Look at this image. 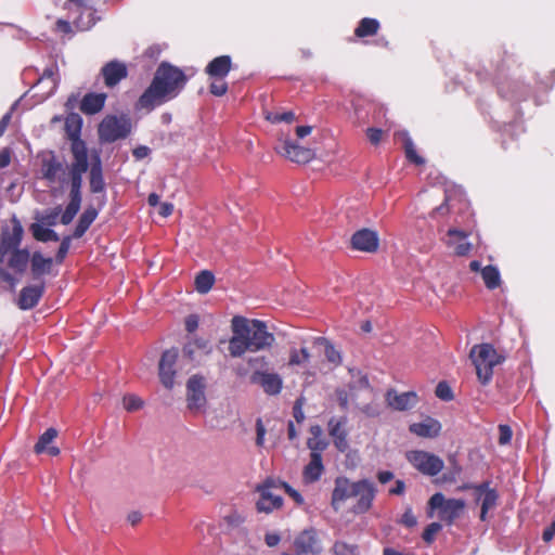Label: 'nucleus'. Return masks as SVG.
I'll return each mask as SVG.
<instances>
[{"mask_svg": "<svg viewBox=\"0 0 555 555\" xmlns=\"http://www.w3.org/2000/svg\"><path fill=\"white\" fill-rule=\"evenodd\" d=\"M324 473L322 454L310 453V461L304 467L302 479L306 483H313L320 480Z\"/></svg>", "mask_w": 555, "mask_h": 555, "instance_id": "29", "label": "nucleus"}, {"mask_svg": "<svg viewBox=\"0 0 555 555\" xmlns=\"http://www.w3.org/2000/svg\"><path fill=\"white\" fill-rule=\"evenodd\" d=\"M318 343L324 345V354L328 362L336 366L341 364V354L330 340L324 337H320L318 338Z\"/></svg>", "mask_w": 555, "mask_h": 555, "instance_id": "39", "label": "nucleus"}, {"mask_svg": "<svg viewBox=\"0 0 555 555\" xmlns=\"http://www.w3.org/2000/svg\"><path fill=\"white\" fill-rule=\"evenodd\" d=\"M198 323H199V318L197 314H194V313L189 314L184 321L186 332L188 333L195 332L198 327Z\"/></svg>", "mask_w": 555, "mask_h": 555, "instance_id": "55", "label": "nucleus"}, {"mask_svg": "<svg viewBox=\"0 0 555 555\" xmlns=\"http://www.w3.org/2000/svg\"><path fill=\"white\" fill-rule=\"evenodd\" d=\"M98 214L99 212L96 208H94L93 206L87 207L78 219L77 225L75 227V230L73 232V237H82L90 228V225L93 223V221L96 219Z\"/></svg>", "mask_w": 555, "mask_h": 555, "instance_id": "32", "label": "nucleus"}, {"mask_svg": "<svg viewBox=\"0 0 555 555\" xmlns=\"http://www.w3.org/2000/svg\"><path fill=\"white\" fill-rule=\"evenodd\" d=\"M321 552L320 542L317 531L306 529L301 531L294 540V553H284V555H305L318 554Z\"/></svg>", "mask_w": 555, "mask_h": 555, "instance_id": "19", "label": "nucleus"}, {"mask_svg": "<svg viewBox=\"0 0 555 555\" xmlns=\"http://www.w3.org/2000/svg\"><path fill=\"white\" fill-rule=\"evenodd\" d=\"M256 433H257L256 444L258 447H262L263 442H264L266 428H264V425H263L261 418H258L256 421Z\"/></svg>", "mask_w": 555, "mask_h": 555, "instance_id": "56", "label": "nucleus"}, {"mask_svg": "<svg viewBox=\"0 0 555 555\" xmlns=\"http://www.w3.org/2000/svg\"><path fill=\"white\" fill-rule=\"evenodd\" d=\"M346 424L347 417L345 416L340 418L332 417L328 422V434L333 438L334 446L340 452H345L349 448Z\"/></svg>", "mask_w": 555, "mask_h": 555, "instance_id": "24", "label": "nucleus"}, {"mask_svg": "<svg viewBox=\"0 0 555 555\" xmlns=\"http://www.w3.org/2000/svg\"><path fill=\"white\" fill-rule=\"evenodd\" d=\"M81 127L82 118L79 114L70 113L67 115L64 128L68 139L72 141L70 153L73 155V163L69 168L72 171H88L89 169L88 149L85 141L80 139Z\"/></svg>", "mask_w": 555, "mask_h": 555, "instance_id": "5", "label": "nucleus"}, {"mask_svg": "<svg viewBox=\"0 0 555 555\" xmlns=\"http://www.w3.org/2000/svg\"><path fill=\"white\" fill-rule=\"evenodd\" d=\"M399 522L406 528H413L417 525V519H416L415 515L413 514V511L411 507L405 508Z\"/></svg>", "mask_w": 555, "mask_h": 555, "instance_id": "53", "label": "nucleus"}, {"mask_svg": "<svg viewBox=\"0 0 555 555\" xmlns=\"http://www.w3.org/2000/svg\"><path fill=\"white\" fill-rule=\"evenodd\" d=\"M197 352H202L205 356L211 352V346L207 339L195 338L183 347L184 356L191 361L196 360Z\"/></svg>", "mask_w": 555, "mask_h": 555, "instance_id": "33", "label": "nucleus"}, {"mask_svg": "<svg viewBox=\"0 0 555 555\" xmlns=\"http://www.w3.org/2000/svg\"><path fill=\"white\" fill-rule=\"evenodd\" d=\"M384 131L379 128L370 127L366 129V137L371 144L378 145L383 139Z\"/></svg>", "mask_w": 555, "mask_h": 555, "instance_id": "54", "label": "nucleus"}, {"mask_svg": "<svg viewBox=\"0 0 555 555\" xmlns=\"http://www.w3.org/2000/svg\"><path fill=\"white\" fill-rule=\"evenodd\" d=\"M481 278L486 287L493 291L501 285V274L495 266L488 264L481 269Z\"/></svg>", "mask_w": 555, "mask_h": 555, "instance_id": "37", "label": "nucleus"}, {"mask_svg": "<svg viewBox=\"0 0 555 555\" xmlns=\"http://www.w3.org/2000/svg\"><path fill=\"white\" fill-rule=\"evenodd\" d=\"M248 365L254 370H260L266 371L269 366V361L266 357L259 356V357H250L247 360Z\"/></svg>", "mask_w": 555, "mask_h": 555, "instance_id": "50", "label": "nucleus"}, {"mask_svg": "<svg viewBox=\"0 0 555 555\" xmlns=\"http://www.w3.org/2000/svg\"><path fill=\"white\" fill-rule=\"evenodd\" d=\"M436 396L443 401L453 399V391L447 382H439L435 390Z\"/></svg>", "mask_w": 555, "mask_h": 555, "instance_id": "48", "label": "nucleus"}, {"mask_svg": "<svg viewBox=\"0 0 555 555\" xmlns=\"http://www.w3.org/2000/svg\"><path fill=\"white\" fill-rule=\"evenodd\" d=\"M87 171L69 170V203L67 204L65 210L60 217V222L64 225L69 224L80 209L82 201V176Z\"/></svg>", "mask_w": 555, "mask_h": 555, "instance_id": "11", "label": "nucleus"}, {"mask_svg": "<svg viewBox=\"0 0 555 555\" xmlns=\"http://www.w3.org/2000/svg\"><path fill=\"white\" fill-rule=\"evenodd\" d=\"M278 490H280V480L274 478H267L256 487L259 493V500L256 503L258 512L269 514L283 506V498L276 493Z\"/></svg>", "mask_w": 555, "mask_h": 555, "instance_id": "9", "label": "nucleus"}, {"mask_svg": "<svg viewBox=\"0 0 555 555\" xmlns=\"http://www.w3.org/2000/svg\"><path fill=\"white\" fill-rule=\"evenodd\" d=\"M441 423L430 416L425 417L422 422L412 423L409 426L410 433L422 438H436L441 433Z\"/></svg>", "mask_w": 555, "mask_h": 555, "instance_id": "25", "label": "nucleus"}, {"mask_svg": "<svg viewBox=\"0 0 555 555\" xmlns=\"http://www.w3.org/2000/svg\"><path fill=\"white\" fill-rule=\"evenodd\" d=\"M65 9L78 14L73 20V25L78 31L89 30L99 20L93 0H67Z\"/></svg>", "mask_w": 555, "mask_h": 555, "instance_id": "10", "label": "nucleus"}, {"mask_svg": "<svg viewBox=\"0 0 555 555\" xmlns=\"http://www.w3.org/2000/svg\"><path fill=\"white\" fill-rule=\"evenodd\" d=\"M87 171L69 170V203L67 204L65 210L60 217V222L64 225L69 224L80 209L82 201V176Z\"/></svg>", "mask_w": 555, "mask_h": 555, "instance_id": "12", "label": "nucleus"}, {"mask_svg": "<svg viewBox=\"0 0 555 555\" xmlns=\"http://www.w3.org/2000/svg\"><path fill=\"white\" fill-rule=\"evenodd\" d=\"M209 91L216 96H222L228 92V83L224 78H210Z\"/></svg>", "mask_w": 555, "mask_h": 555, "instance_id": "46", "label": "nucleus"}, {"mask_svg": "<svg viewBox=\"0 0 555 555\" xmlns=\"http://www.w3.org/2000/svg\"><path fill=\"white\" fill-rule=\"evenodd\" d=\"M379 28L380 23L376 18L363 17L354 29V36L360 39L373 37L377 35Z\"/></svg>", "mask_w": 555, "mask_h": 555, "instance_id": "35", "label": "nucleus"}, {"mask_svg": "<svg viewBox=\"0 0 555 555\" xmlns=\"http://www.w3.org/2000/svg\"><path fill=\"white\" fill-rule=\"evenodd\" d=\"M46 292V282L39 281L34 284L24 286L18 294L16 299V306L21 310H30L35 308Z\"/></svg>", "mask_w": 555, "mask_h": 555, "instance_id": "17", "label": "nucleus"}, {"mask_svg": "<svg viewBox=\"0 0 555 555\" xmlns=\"http://www.w3.org/2000/svg\"><path fill=\"white\" fill-rule=\"evenodd\" d=\"M11 229L3 228L0 234V280L14 288L15 275H23L28 264L35 282L43 281V275L52 273L54 259L44 257L40 251L31 255L27 248H21L24 229L16 217L11 220Z\"/></svg>", "mask_w": 555, "mask_h": 555, "instance_id": "1", "label": "nucleus"}, {"mask_svg": "<svg viewBox=\"0 0 555 555\" xmlns=\"http://www.w3.org/2000/svg\"><path fill=\"white\" fill-rule=\"evenodd\" d=\"M266 119L272 124H291L296 119V116L293 111H271L266 113Z\"/></svg>", "mask_w": 555, "mask_h": 555, "instance_id": "40", "label": "nucleus"}, {"mask_svg": "<svg viewBox=\"0 0 555 555\" xmlns=\"http://www.w3.org/2000/svg\"><path fill=\"white\" fill-rule=\"evenodd\" d=\"M274 150L281 156L297 164H307L315 156L313 150L300 146L288 139L279 140Z\"/></svg>", "mask_w": 555, "mask_h": 555, "instance_id": "15", "label": "nucleus"}, {"mask_svg": "<svg viewBox=\"0 0 555 555\" xmlns=\"http://www.w3.org/2000/svg\"><path fill=\"white\" fill-rule=\"evenodd\" d=\"M90 191L92 193H101L105 189L102 165L100 157L96 156L95 162L91 165L89 172Z\"/></svg>", "mask_w": 555, "mask_h": 555, "instance_id": "34", "label": "nucleus"}, {"mask_svg": "<svg viewBox=\"0 0 555 555\" xmlns=\"http://www.w3.org/2000/svg\"><path fill=\"white\" fill-rule=\"evenodd\" d=\"M385 399L388 406L395 411H408L418 403V396L414 391L398 393L395 389H389Z\"/></svg>", "mask_w": 555, "mask_h": 555, "instance_id": "22", "label": "nucleus"}, {"mask_svg": "<svg viewBox=\"0 0 555 555\" xmlns=\"http://www.w3.org/2000/svg\"><path fill=\"white\" fill-rule=\"evenodd\" d=\"M490 483V481H487V489L479 491L476 495V502H481L479 515L481 521L488 519V512L496 507L500 498L496 489L491 488Z\"/></svg>", "mask_w": 555, "mask_h": 555, "instance_id": "26", "label": "nucleus"}, {"mask_svg": "<svg viewBox=\"0 0 555 555\" xmlns=\"http://www.w3.org/2000/svg\"><path fill=\"white\" fill-rule=\"evenodd\" d=\"M29 230L33 237L38 242L47 243L60 241V236L54 230L38 222L31 223Z\"/></svg>", "mask_w": 555, "mask_h": 555, "instance_id": "36", "label": "nucleus"}, {"mask_svg": "<svg viewBox=\"0 0 555 555\" xmlns=\"http://www.w3.org/2000/svg\"><path fill=\"white\" fill-rule=\"evenodd\" d=\"M485 489H487V481L481 483H463L457 488L459 491L474 490L475 496L479 491H483Z\"/></svg>", "mask_w": 555, "mask_h": 555, "instance_id": "57", "label": "nucleus"}, {"mask_svg": "<svg viewBox=\"0 0 555 555\" xmlns=\"http://www.w3.org/2000/svg\"><path fill=\"white\" fill-rule=\"evenodd\" d=\"M249 379L251 384L260 386L270 396L280 393L283 387V379L278 373L256 370Z\"/></svg>", "mask_w": 555, "mask_h": 555, "instance_id": "20", "label": "nucleus"}, {"mask_svg": "<svg viewBox=\"0 0 555 555\" xmlns=\"http://www.w3.org/2000/svg\"><path fill=\"white\" fill-rule=\"evenodd\" d=\"M293 415L297 423H301L305 420V414L299 400H297L293 406Z\"/></svg>", "mask_w": 555, "mask_h": 555, "instance_id": "62", "label": "nucleus"}, {"mask_svg": "<svg viewBox=\"0 0 555 555\" xmlns=\"http://www.w3.org/2000/svg\"><path fill=\"white\" fill-rule=\"evenodd\" d=\"M336 397H337L339 406L341 409L346 410L348 408V403H349L348 392L345 389H337Z\"/></svg>", "mask_w": 555, "mask_h": 555, "instance_id": "60", "label": "nucleus"}, {"mask_svg": "<svg viewBox=\"0 0 555 555\" xmlns=\"http://www.w3.org/2000/svg\"><path fill=\"white\" fill-rule=\"evenodd\" d=\"M375 495L376 487L372 481L367 479L351 481L347 477L339 476L335 479L331 505L335 512H338L344 502L348 499L357 498L352 512L354 514H364L371 509Z\"/></svg>", "mask_w": 555, "mask_h": 555, "instance_id": "4", "label": "nucleus"}, {"mask_svg": "<svg viewBox=\"0 0 555 555\" xmlns=\"http://www.w3.org/2000/svg\"><path fill=\"white\" fill-rule=\"evenodd\" d=\"M448 246L453 247L456 256H466L472 250V244L467 242V233L456 229H450L448 231Z\"/></svg>", "mask_w": 555, "mask_h": 555, "instance_id": "30", "label": "nucleus"}, {"mask_svg": "<svg viewBox=\"0 0 555 555\" xmlns=\"http://www.w3.org/2000/svg\"><path fill=\"white\" fill-rule=\"evenodd\" d=\"M442 529L440 522L429 524L423 531L422 538L427 544H431L435 541L436 534Z\"/></svg>", "mask_w": 555, "mask_h": 555, "instance_id": "47", "label": "nucleus"}, {"mask_svg": "<svg viewBox=\"0 0 555 555\" xmlns=\"http://www.w3.org/2000/svg\"><path fill=\"white\" fill-rule=\"evenodd\" d=\"M69 168L61 162L54 153H50L49 157H44L41 162V175L49 183H59L61 186L69 185Z\"/></svg>", "mask_w": 555, "mask_h": 555, "instance_id": "14", "label": "nucleus"}, {"mask_svg": "<svg viewBox=\"0 0 555 555\" xmlns=\"http://www.w3.org/2000/svg\"><path fill=\"white\" fill-rule=\"evenodd\" d=\"M406 460L415 469L426 476L438 475L444 466L443 461L438 455L422 450L406 452Z\"/></svg>", "mask_w": 555, "mask_h": 555, "instance_id": "13", "label": "nucleus"}, {"mask_svg": "<svg viewBox=\"0 0 555 555\" xmlns=\"http://www.w3.org/2000/svg\"><path fill=\"white\" fill-rule=\"evenodd\" d=\"M57 437V430L55 428H48L38 439L34 447L37 454L47 452L51 456H56L60 453V449L55 446H49Z\"/></svg>", "mask_w": 555, "mask_h": 555, "instance_id": "31", "label": "nucleus"}, {"mask_svg": "<svg viewBox=\"0 0 555 555\" xmlns=\"http://www.w3.org/2000/svg\"><path fill=\"white\" fill-rule=\"evenodd\" d=\"M334 552L336 555H353V548L344 542L335 543Z\"/></svg>", "mask_w": 555, "mask_h": 555, "instance_id": "59", "label": "nucleus"}, {"mask_svg": "<svg viewBox=\"0 0 555 555\" xmlns=\"http://www.w3.org/2000/svg\"><path fill=\"white\" fill-rule=\"evenodd\" d=\"M469 357L475 365L478 380L482 385L490 383L494 366L505 360L491 344L475 345L470 350Z\"/></svg>", "mask_w": 555, "mask_h": 555, "instance_id": "6", "label": "nucleus"}, {"mask_svg": "<svg viewBox=\"0 0 555 555\" xmlns=\"http://www.w3.org/2000/svg\"><path fill=\"white\" fill-rule=\"evenodd\" d=\"M465 501L462 499H446L441 492H437L430 496L427 503L428 517H433L434 512L438 509V517L448 526L463 514L465 509Z\"/></svg>", "mask_w": 555, "mask_h": 555, "instance_id": "7", "label": "nucleus"}, {"mask_svg": "<svg viewBox=\"0 0 555 555\" xmlns=\"http://www.w3.org/2000/svg\"><path fill=\"white\" fill-rule=\"evenodd\" d=\"M56 31L68 35L73 33L72 23L66 20H57L55 23Z\"/></svg>", "mask_w": 555, "mask_h": 555, "instance_id": "58", "label": "nucleus"}, {"mask_svg": "<svg viewBox=\"0 0 555 555\" xmlns=\"http://www.w3.org/2000/svg\"><path fill=\"white\" fill-rule=\"evenodd\" d=\"M310 453L321 454L327 447V442L320 438H310L307 442Z\"/></svg>", "mask_w": 555, "mask_h": 555, "instance_id": "51", "label": "nucleus"}, {"mask_svg": "<svg viewBox=\"0 0 555 555\" xmlns=\"http://www.w3.org/2000/svg\"><path fill=\"white\" fill-rule=\"evenodd\" d=\"M555 537V520L552 521V524L546 527L543 531L542 539L544 542H550Z\"/></svg>", "mask_w": 555, "mask_h": 555, "instance_id": "61", "label": "nucleus"}, {"mask_svg": "<svg viewBox=\"0 0 555 555\" xmlns=\"http://www.w3.org/2000/svg\"><path fill=\"white\" fill-rule=\"evenodd\" d=\"M350 243L356 250L375 253L379 246V238L375 231L361 229L352 234Z\"/></svg>", "mask_w": 555, "mask_h": 555, "instance_id": "21", "label": "nucleus"}, {"mask_svg": "<svg viewBox=\"0 0 555 555\" xmlns=\"http://www.w3.org/2000/svg\"><path fill=\"white\" fill-rule=\"evenodd\" d=\"M232 68L230 55H220L212 59L205 67V74L209 78H225Z\"/></svg>", "mask_w": 555, "mask_h": 555, "instance_id": "27", "label": "nucleus"}, {"mask_svg": "<svg viewBox=\"0 0 555 555\" xmlns=\"http://www.w3.org/2000/svg\"><path fill=\"white\" fill-rule=\"evenodd\" d=\"M173 212V205L171 203H160L158 214L162 217H169Z\"/></svg>", "mask_w": 555, "mask_h": 555, "instance_id": "64", "label": "nucleus"}, {"mask_svg": "<svg viewBox=\"0 0 555 555\" xmlns=\"http://www.w3.org/2000/svg\"><path fill=\"white\" fill-rule=\"evenodd\" d=\"M73 238H74L73 234L72 235H66V236H64L62 238L60 247H59L57 253L55 255V262L56 263H62L64 261V259L66 258V256L68 254V250L70 248V243H72Z\"/></svg>", "mask_w": 555, "mask_h": 555, "instance_id": "45", "label": "nucleus"}, {"mask_svg": "<svg viewBox=\"0 0 555 555\" xmlns=\"http://www.w3.org/2000/svg\"><path fill=\"white\" fill-rule=\"evenodd\" d=\"M62 211L61 206H56L52 209L46 210L41 216L37 217L38 223L46 227H53L57 223L60 214Z\"/></svg>", "mask_w": 555, "mask_h": 555, "instance_id": "42", "label": "nucleus"}, {"mask_svg": "<svg viewBox=\"0 0 555 555\" xmlns=\"http://www.w3.org/2000/svg\"><path fill=\"white\" fill-rule=\"evenodd\" d=\"M131 132V120L127 115H106L98 126L99 140L113 143L127 138Z\"/></svg>", "mask_w": 555, "mask_h": 555, "instance_id": "8", "label": "nucleus"}, {"mask_svg": "<svg viewBox=\"0 0 555 555\" xmlns=\"http://www.w3.org/2000/svg\"><path fill=\"white\" fill-rule=\"evenodd\" d=\"M11 163V153L9 149H2L0 151V168H5Z\"/></svg>", "mask_w": 555, "mask_h": 555, "instance_id": "63", "label": "nucleus"}, {"mask_svg": "<svg viewBox=\"0 0 555 555\" xmlns=\"http://www.w3.org/2000/svg\"><path fill=\"white\" fill-rule=\"evenodd\" d=\"M310 359L309 350L306 347L300 349L293 348L289 351L288 365H301Z\"/></svg>", "mask_w": 555, "mask_h": 555, "instance_id": "41", "label": "nucleus"}, {"mask_svg": "<svg viewBox=\"0 0 555 555\" xmlns=\"http://www.w3.org/2000/svg\"><path fill=\"white\" fill-rule=\"evenodd\" d=\"M106 98L105 93L89 92L81 99L79 108L85 115H95L104 108Z\"/></svg>", "mask_w": 555, "mask_h": 555, "instance_id": "28", "label": "nucleus"}, {"mask_svg": "<svg viewBox=\"0 0 555 555\" xmlns=\"http://www.w3.org/2000/svg\"><path fill=\"white\" fill-rule=\"evenodd\" d=\"M101 75L104 79V85L107 88H114L122 79L127 78L128 68L124 62L113 60L104 64L101 68Z\"/></svg>", "mask_w": 555, "mask_h": 555, "instance_id": "23", "label": "nucleus"}, {"mask_svg": "<svg viewBox=\"0 0 555 555\" xmlns=\"http://www.w3.org/2000/svg\"><path fill=\"white\" fill-rule=\"evenodd\" d=\"M232 337L229 340V353L233 358L245 352H257L272 347L275 338L268 332L267 324L260 320H248L235 315L231 321Z\"/></svg>", "mask_w": 555, "mask_h": 555, "instance_id": "3", "label": "nucleus"}, {"mask_svg": "<svg viewBox=\"0 0 555 555\" xmlns=\"http://www.w3.org/2000/svg\"><path fill=\"white\" fill-rule=\"evenodd\" d=\"M280 489H283L297 505H302L305 503L304 496L297 490L292 488L287 482L280 480Z\"/></svg>", "mask_w": 555, "mask_h": 555, "instance_id": "49", "label": "nucleus"}, {"mask_svg": "<svg viewBox=\"0 0 555 555\" xmlns=\"http://www.w3.org/2000/svg\"><path fill=\"white\" fill-rule=\"evenodd\" d=\"M403 146H404L405 157L410 163H413L417 166H421L425 163V159L417 154V152L415 150V145L411 138H406L404 140Z\"/></svg>", "mask_w": 555, "mask_h": 555, "instance_id": "43", "label": "nucleus"}, {"mask_svg": "<svg viewBox=\"0 0 555 555\" xmlns=\"http://www.w3.org/2000/svg\"><path fill=\"white\" fill-rule=\"evenodd\" d=\"M143 400L135 395H126L122 398V405L128 412H134L143 408Z\"/></svg>", "mask_w": 555, "mask_h": 555, "instance_id": "44", "label": "nucleus"}, {"mask_svg": "<svg viewBox=\"0 0 555 555\" xmlns=\"http://www.w3.org/2000/svg\"><path fill=\"white\" fill-rule=\"evenodd\" d=\"M186 75L178 67L163 62L158 65L150 86L135 103L138 109L153 111L172 99L184 88Z\"/></svg>", "mask_w": 555, "mask_h": 555, "instance_id": "2", "label": "nucleus"}, {"mask_svg": "<svg viewBox=\"0 0 555 555\" xmlns=\"http://www.w3.org/2000/svg\"><path fill=\"white\" fill-rule=\"evenodd\" d=\"M513 436L512 428L508 425H499V444L505 446L511 442Z\"/></svg>", "mask_w": 555, "mask_h": 555, "instance_id": "52", "label": "nucleus"}, {"mask_svg": "<svg viewBox=\"0 0 555 555\" xmlns=\"http://www.w3.org/2000/svg\"><path fill=\"white\" fill-rule=\"evenodd\" d=\"M186 401L191 411H198L206 403L205 378L199 375H193L186 383Z\"/></svg>", "mask_w": 555, "mask_h": 555, "instance_id": "18", "label": "nucleus"}, {"mask_svg": "<svg viewBox=\"0 0 555 555\" xmlns=\"http://www.w3.org/2000/svg\"><path fill=\"white\" fill-rule=\"evenodd\" d=\"M214 283V274L208 270H203L195 278V289L199 294H206L211 289Z\"/></svg>", "mask_w": 555, "mask_h": 555, "instance_id": "38", "label": "nucleus"}, {"mask_svg": "<svg viewBox=\"0 0 555 555\" xmlns=\"http://www.w3.org/2000/svg\"><path fill=\"white\" fill-rule=\"evenodd\" d=\"M179 357L178 348L167 349L163 352L159 364H158V375L160 383L167 389H172L175 385L176 378V370L175 365Z\"/></svg>", "mask_w": 555, "mask_h": 555, "instance_id": "16", "label": "nucleus"}]
</instances>
